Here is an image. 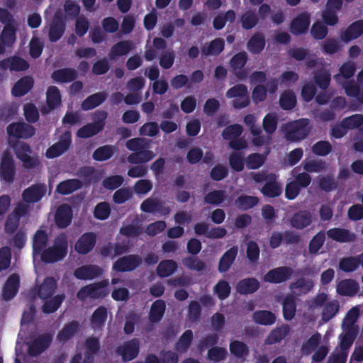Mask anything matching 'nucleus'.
I'll use <instances>...</instances> for the list:
<instances>
[{"label": "nucleus", "instance_id": "1", "mask_svg": "<svg viewBox=\"0 0 363 363\" xmlns=\"http://www.w3.org/2000/svg\"><path fill=\"white\" fill-rule=\"evenodd\" d=\"M67 249V237L65 233H60L55 238L53 245L42 252L41 259L45 263L61 261L66 257Z\"/></svg>", "mask_w": 363, "mask_h": 363}, {"label": "nucleus", "instance_id": "2", "mask_svg": "<svg viewBox=\"0 0 363 363\" xmlns=\"http://www.w3.org/2000/svg\"><path fill=\"white\" fill-rule=\"evenodd\" d=\"M309 120L301 118L288 123L284 127L285 138L290 142H299L310 134Z\"/></svg>", "mask_w": 363, "mask_h": 363}, {"label": "nucleus", "instance_id": "3", "mask_svg": "<svg viewBox=\"0 0 363 363\" xmlns=\"http://www.w3.org/2000/svg\"><path fill=\"white\" fill-rule=\"evenodd\" d=\"M225 96L228 99L236 98L232 101V105L235 108H245L250 103L247 96V88L243 84H238L230 88Z\"/></svg>", "mask_w": 363, "mask_h": 363}, {"label": "nucleus", "instance_id": "4", "mask_svg": "<svg viewBox=\"0 0 363 363\" xmlns=\"http://www.w3.org/2000/svg\"><path fill=\"white\" fill-rule=\"evenodd\" d=\"M16 175V167L12 154L5 151L0 163V178L8 184L13 182Z\"/></svg>", "mask_w": 363, "mask_h": 363}, {"label": "nucleus", "instance_id": "5", "mask_svg": "<svg viewBox=\"0 0 363 363\" xmlns=\"http://www.w3.org/2000/svg\"><path fill=\"white\" fill-rule=\"evenodd\" d=\"M142 262V258L138 255H125L113 263L112 269L118 272H132L140 267Z\"/></svg>", "mask_w": 363, "mask_h": 363}, {"label": "nucleus", "instance_id": "6", "mask_svg": "<svg viewBox=\"0 0 363 363\" xmlns=\"http://www.w3.org/2000/svg\"><path fill=\"white\" fill-rule=\"evenodd\" d=\"M294 273V269L288 266L274 268L264 276V281L271 284H281L289 280Z\"/></svg>", "mask_w": 363, "mask_h": 363}, {"label": "nucleus", "instance_id": "7", "mask_svg": "<svg viewBox=\"0 0 363 363\" xmlns=\"http://www.w3.org/2000/svg\"><path fill=\"white\" fill-rule=\"evenodd\" d=\"M116 352L121 356L124 362H130L135 359L140 352V340L134 337L125 342L116 349Z\"/></svg>", "mask_w": 363, "mask_h": 363}, {"label": "nucleus", "instance_id": "8", "mask_svg": "<svg viewBox=\"0 0 363 363\" xmlns=\"http://www.w3.org/2000/svg\"><path fill=\"white\" fill-rule=\"evenodd\" d=\"M46 192L47 186L45 183H35L23 191L22 199L27 203H35L40 201Z\"/></svg>", "mask_w": 363, "mask_h": 363}, {"label": "nucleus", "instance_id": "9", "mask_svg": "<svg viewBox=\"0 0 363 363\" xmlns=\"http://www.w3.org/2000/svg\"><path fill=\"white\" fill-rule=\"evenodd\" d=\"M7 134L15 138L28 139L35 133V128L24 122L12 123L6 128Z\"/></svg>", "mask_w": 363, "mask_h": 363}, {"label": "nucleus", "instance_id": "10", "mask_svg": "<svg viewBox=\"0 0 363 363\" xmlns=\"http://www.w3.org/2000/svg\"><path fill=\"white\" fill-rule=\"evenodd\" d=\"M247 60V54L243 51L235 54L230 61V67L239 80H245L247 77L248 72L244 69Z\"/></svg>", "mask_w": 363, "mask_h": 363}, {"label": "nucleus", "instance_id": "11", "mask_svg": "<svg viewBox=\"0 0 363 363\" xmlns=\"http://www.w3.org/2000/svg\"><path fill=\"white\" fill-rule=\"evenodd\" d=\"M14 150L16 157L23 162L25 167L32 169L37 167L39 164L37 158L30 155L32 150L28 144L21 143L15 146Z\"/></svg>", "mask_w": 363, "mask_h": 363}, {"label": "nucleus", "instance_id": "12", "mask_svg": "<svg viewBox=\"0 0 363 363\" xmlns=\"http://www.w3.org/2000/svg\"><path fill=\"white\" fill-rule=\"evenodd\" d=\"M71 143V134L69 132H66L60 137L58 142L48 147L45 152L46 157L53 159L60 156L69 149Z\"/></svg>", "mask_w": 363, "mask_h": 363}, {"label": "nucleus", "instance_id": "13", "mask_svg": "<svg viewBox=\"0 0 363 363\" xmlns=\"http://www.w3.org/2000/svg\"><path fill=\"white\" fill-rule=\"evenodd\" d=\"M52 341V335L51 333H43L34 339L29 345L28 352L29 355L35 357L43 353L47 350Z\"/></svg>", "mask_w": 363, "mask_h": 363}, {"label": "nucleus", "instance_id": "14", "mask_svg": "<svg viewBox=\"0 0 363 363\" xmlns=\"http://www.w3.org/2000/svg\"><path fill=\"white\" fill-rule=\"evenodd\" d=\"M66 23L61 14L56 13L49 26L48 38L52 43L58 41L64 35Z\"/></svg>", "mask_w": 363, "mask_h": 363}, {"label": "nucleus", "instance_id": "15", "mask_svg": "<svg viewBox=\"0 0 363 363\" xmlns=\"http://www.w3.org/2000/svg\"><path fill=\"white\" fill-rule=\"evenodd\" d=\"M84 358L83 363H94V357L101 350L99 338L96 336H90L84 342Z\"/></svg>", "mask_w": 363, "mask_h": 363}, {"label": "nucleus", "instance_id": "16", "mask_svg": "<svg viewBox=\"0 0 363 363\" xmlns=\"http://www.w3.org/2000/svg\"><path fill=\"white\" fill-rule=\"evenodd\" d=\"M20 288V277L16 273L11 274L4 284L2 297L6 301L13 299L18 292Z\"/></svg>", "mask_w": 363, "mask_h": 363}, {"label": "nucleus", "instance_id": "17", "mask_svg": "<svg viewBox=\"0 0 363 363\" xmlns=\"http://www.w3.org/2000/svg\"><path fill=\"white\" fill-rule=\"evenodd\" d=\"M96 242L95 233L92 232L85 233L77 241L74 246L75 250L80 255H86L94 249Z\"/></svg>", "mask_w": 363, "mask_h": 363}, {"label": "nucleus", "instance_id": "18", "mask_svg": "<svg viewBox=\"0 0 363 363\" xmlns=\"http://www.w3.org/2000/svg\"><path fill=\"white\" fill-rule=\"evenodd\" d=\"M311 23V15L303 11L295 17L291 23L290 30L296 35L306 33Z\"/></svg>", "mask_w": 363, "mask_h": 363}, {"label": "nucleus", "instance_id": "19", "mask_svg": "<svg viewBox=\"0 0 363 363\" xmlns=\"http://www.w3.org/2000/svg\"><path fill=\"white\" fill-rule=\"evenodd\" d=\"M73 212L72 208L67 203L61 204L55 215V222L59 228H65L72 222Z\"/></svg>", "mask_w": 363, "mask_h": 363}, {"label": "nucleus", "instance_id": "20", "mask_svg": "<svg viewBox=\"0 0 363 363\" xmlns=\"http://www.w3.org/2000/svg\"><path fill=\"white\" fill-rule=\"evenodd\" d=\"M101 269L95 264L83 265L74 271V276L80 280H92L101 276Z\"/></svg>", "mask_w": 363, "mask_h": 363}, {"label": "nucleus", "instance_id": "21", "mask_svg": "<svg viewBox=\"0 0 363 363\" xmlns=\"http://www.w3.org/2000/svg\"><path fill=\"white\" fill-rule=\"evenodd\" d=\"M327 236L333 241L345 243L353 242L356 240V235L348 229L333 228L328 230Z\"/></svg>", "mask_w": 363, "mask_h": 363}, {"label": "nucleus", "instance_id": "22", "mask_svg": "<svg viewBox=\"0 0 363 363\" xmlns=\"http://www.w3.org/2000/svg\"><path fill=\"white\" fill-rule=\"evenodd\" d=\"M34 80L30 76H24L13 85L11 94L15 97H21L28 94L33 87Z\"/></svg>", "mask_w": 363, "mask_h": 363}, {"label": "nucleus", "instance_id": "23", "mask_svg": "<svg viewBox=\"0 0 363 363\" xmlns=\"http://www.w3.org/2000/svg\"><path fill=\"white\" fill-rule=\"evenodd\" d=\"M363 34V19L357 20L349 25L340 35L341 40L349 43Z\"/></svg>", "mask_w": 363, "mask_h": 363}, {"label": "nucleus", "instance_id": "24", "mask_svg": "<svg viewBox=\"0 0 363 363\" xmlns=\"http://www.w3.org/2000/svg\"><path fill=\"white\" fill-rule=\"evenodd\" d=\"M78 77V72L74 68L65 67L55 70L51 78L57 83H69Z\"/></svg>", "mask_w": 363, "mask_h": 363}, {"label": "nucleus", "instance_id": "25", "mask_svg": "<svg viewBox=\"0 0 363 363\" xmlns=\"http://www.w3.org/2000/svg\"><path fill=\"white\" fill-rule=\"evenodd\" d=\"M359 286L357 281L346 279L340 281L336 286L337 293L343 296H354L359 291Z\"/></svg>", "mask_w": 363, "mask_h": 363}, {"label": "nucleus", "instance_id": "26", "mask_svg": "<svg viewBox=\"0 0 363 363\" xmlns=\"http://www.w3.org/2000/svg\"><path fill=\"white\" fill-rule=\"evenodd\" d=\"M290 222L293 228L302 230L311 224L312 215L306 210L298 211L293 215Z\"/></svg>", "mask_w": 363, "mask_h": 363}, {"label": "nucleus", "instance_id": "27", "mask_svg": "<svg viewBox=\"0 0 363 363\" xmlns=\"http://www.w3.org/2000/svg\"><path fill=\"white\" fill-rule=\"evenodd\" d=\"M83 183L78 179H69L60 182L56 186V192L61 195H69L80 189Z\"/></svg>", "mask_w": 363, "mask_h": 363}, {"label": "nucleus", "instance_id": "28", "mask_svg": "<svg viewBox=\"0 0 363 363\" xmlns=\"http://www.w3.org/2000/svg\"><path fill=\"white\" fill-rule=\"evenodd\" d=\"M266 45L265 36L262 33H254L247 43V48L250 52L254 55L261 53Z\"/></svg>", "mask_w": 363, "mask_h": 363}, {"label": "nucleus", "instance_id": "29", "mask_svg": "<svg viewBox=\"0 0 363 363\" xmlns=\"http://www.w3.org/2000/svg\"><path fill=\"white\" fill-rule=\"evenodd\" d=\"M290 326L287 324H283L273 329L267 335L265 343L267 345H274L280 342L290 333Z\"/></svg>", "mask_w": 363, "mask_h": 363}, {"label": "nucleus", "instance_id": "30", "mask_svg": "<svg viewBox=\"0 0 363 363\" xmlns=\"http://www.w3.org/2000/svg\"><path fill=\"white\" fill-rule=\"evenodd\" d=\"M166 311V303L162 299L155 301L150 307L148 319L152 323H159L163 318Z\"/></svg>", "mask_w": 363, "mask_h": 363}, {"label": "nucleus", "instance_id": "31", "mask_svg": "<svg viewBox=\"0 0 363 363\" xmlns=\"http://www.w3.org/2000/svg\"><path fill=\"white\" fill-rule=\"evenodd\" d=\"M260 191L264 196L269 198H276L282 194V186L277 182L276 174L274 179H269L263 185Z\"/></svg>", "mask_w": 363, "mask_h": 363}, {"label": "nucleus", "instance_id": "32", "mask_svg": "<svg viewBox=\"0 0 363 363\" xmlns=\"http://www.w3.org/2000/svg\"><path fill=\"white\" fill-rule=\"evenodd\" d=\"M259 286L260 284L257 279L246 278L238 283L236 290L240 294H251L257 291Z\"/></svg>", "mask_w": 363, "mask_h": 363}, {"label": "nucleus", "instance_id": "33", "mask_svg": "<svg viewBox=\"0 0 363 363\" xmlns=\"http://www.w3.org/2000/svg\"><path fill=\"white\" fill-rule=\"evenodd\" d=\"M106 97L107 94L104 91L93 94L82 101L81 108L83 111L92 110L103 104Z\"/></svg>", "mask_w": 363, "mask_h": 363}, {"label": "nucleus", "instance_id": "34", "mask_svg": "<svg viewBox=\"0 0 363 363\" xmlns=\"http://www.w3.org/2000/svg\"><path fill=\"white\" fill-rule=\"evenodd\" d=\"M238 255V247L233 246L228 250L220 257L218 263V271L221 273L227 272L234 262Z\"/></svg>", "mask_w": 363, "mask_h": 363}, {"label": "nucleus", "instance_id": "35", "mask_svg": "<svg viewBox=\"0 0 363 363\" xmlns=\"http://www.w3.org/2000/svg\"><path fill=\"white\" fill-rule=\"evenodd\" d=\"M56 288L55 279L53 277H46L38 288V295L41 299H48L53 295Z\"/></svg>", "mask_w": 363, "mask_h": 363}, {"label": "nucleus", "instance_id": "36", "mask_svg": "<svg viewBox=\"0 0 363 363\" xmlns=\"http://www.w3.org/2000/svg\"><path fill=\"white\" fill-rule=\"evenodd\" d=\"M107 317V309L104 306L98 307L90 318L92 328L95 330H101L105 325Z\"/></svg>", "mask_w": 363, "mask_h": 363}, {"label": "nucleus", "instance_id": "37", "mask_svg": "<svg viewBox=\"0 0 363 363\" xmlns=\"http://www.w3.org/2000/svg\"><path fill=\"white\" fill-rule=\"evenodd\" d=\"M79 328V324L76 320H72L65 324L57 335L59 342H65L74 336Z\"/></svg>", "mask_w": 363, "mask_h": 363}, {"label": "nucleus", "instance_id": "38", "mask_svg": "<svg viewBox=\"0 0 363 363\" xmlns=\"http://www.w3.org/2000/svg\"><path fill=\"white\" fill-rule=\"evenodd\" d=\"M359 311L357 307H353L347 311L342 322V330H353L359 332V327L355 324L359 317Z\"/></svg>", "mask_w": 363, "mask_h": 363}, {"label": "nucleus", "instance_id": "39", "mask_svg": "<svg viewBox=\"0 0 363 363\" xmlns=\"http://www.w3.org/2000/svg\"><path fill=\"white\" fill-rule=\"evenodd\" d=\"M134 48L130 40H122L114 44L110 50L109 56L111 59L128 55Z\"/></svg>", "mask_w": 363, "mask_h": 363}, {"label": "nucleus", "instance_id": "40", "mask_svg": "<svg viewBox=\"0 0 363 363\" xmlns=\"http://www.w3.org/2000/svg\"><path fill=\"white\" fill-rule=\"evenodd\" d=\"M48 242V235L45 230H38L33 239V252L34 255H40L45 250Z\"/></svg>", "mask_w": 363, "mask_h": 363}, {"label": "nucleus", "instance_id": "41", "mask_svg": "<svg viewBox=\"0 0 363 363\" xmlns=\"http://www.w3.org/2000/svg\"><path fill=\"white\" fill-rule=\"evenodd\" d=\"M296 311V298L293 295H287L283 300L282 312L284 318L286 320H291Z\"/></svg>", "mask_w": 363, "mask_h": 363}, {"label": "nucleus", "instance_id": "42", "mask_svg": "<svg viewBox=\"0 0 363 363\" xmlns=\"http://www.w3.org/2000/svg\"><path fill=\"white\" fill-rule=\"evenodd\" d=\"M225 48V41L223 38H217L210 42L207 47H202L201 53L204 56L220 55Z\"/></svg>", "mask_w": 363, "mask_h": 363}, {"label": "nucleus", "instance_id": "43", "mask_svg": "<svg viewBox=\"0 0 363 363\" xmlns=\"http://www.w3.org/2000/svg\"><path fill=\"white\" fill-rule=\"evenodd\" d=\"M155 157V154L152 150L134 152L128 156L127 161L132 164H140L148 162Z\"/></svg>", "mask_w": 363, "mask_h": 363}, {"label": "nucleus", "instance_id": "44", "mask_svg": "<svg viewBox=\"0 0 363 363\" xmlns=\"http://www.w3.org/2000/svg\"><path fill=\"white\" fill-rule=\"evenodd\" d=\"M323 307L321 320L327 323L333 319L338 313L340 303L337 299H333L327 302Z\"/></svg>", "mask_w": 363, "mask_h": 363}, {"label": "nucleus", "instance_id": "45", "mask_svg": "<svg viewBox=\"0 0 363 363\" xmlns=\"http://www.w3.org/2000/svg\"><path fill=\"white\" fill-rule=\"evenodd\" d=\"M252 319L259 325H272L276 321V315L269 311L260 310L254 312Z\"/></svg>", "mask_w": 363, "mask_h": 363}, {"label": "nucleus", "instance_id": "46", "mask_svg": "<svg viewBox=\"0 0 363 363\" xmlns=\"http://www.w3.org/2000/svg\"><path fill=\"white\" fill-rule=\"evenodd\" d=\"M242 28L245 30H250L259 23V16L255 10L248 9L240 17Z\"/></svg>", "mask_w": 363, "mask_h": 363}, {"label": "nucleus", "instance_id": "47", "mask_svg": "<svg viewBox=\"0 0 363 363\" xmlns=\"http://www.w3.org/2000/svg\"><path fill=\"white\" fill-rule=\"evenodd\" d=\"M297 104L296 96L292 90L283 91L279 97V106L281 109L290 111L295 108Z\"/></svg>", "mask_w": 363, "mask_h": 363}, {"label": "nucleus", "instance_id": "48", "mask_svg": "<svg viewBox=\"0 0 363 363\" xmlns=\"http://www.w3.org/2000/svg\"><path fill=\"white\" fill-rule=\"evenodd\" d=\"M116 149L114 146L111 145H105L96 148L93 154L92 158L95 161L103 162L111 159Z\"/></svg>", "mask_w": 363, "mask_h": 363}, {"label": "nucleus", "instance_id": "49", "mask_svg": "<svg viewBox=\"0 0 363 363\" xmlns=\"http://www.w3.org/2000/svg\"><path fill=\"white\" fill-rule=\"evenodd\" d=\"M359 332L353 330H343V333L340 335L339 338L340 351L346 352L348 353L349 350L352 346L354 340H356Z\"/></svg>", "mask_w": 363, "mask_h": 363}, {"label": "nucleus", "instance_id": "50", "mask_svg": "<svg viewBox=\"0 0 363 363\" xmlns=\"http://www.w3.org/2000/svg\"><path fill=\"white\" fill-rule=\"evenodd\" d=\"M65 298V294H57L46 301L42 306V311L46 314L53 313L61 306Z\"/></svg>", "mask_w": 363, "mask_h": 363}, {"label": "nucleus", "instance_id": "51", "mask_svg": "<svg viewBox=\"0 0 363 363\" xmlns=\"http://www.w3.org/2000/svg\"><path fill=\"white\" fill-rule=\"evenodd\" d=\"M177 264L172 259H164L160 262L156 272L161 278H165L172 275L177 269Z\"/></svg>", "mask_w": 363, "mask_h": 363}, {"label": "nucleus", "instance_id": "52", "mask_svg": "<svg viewBox=\"0 0 363 363\" xmlns=\"http://www.w3.org/2000/svg\"><path fill=\"white\" fill-rule=\"evenodd\" d=\"M227 199L225 190H213L207 193L204 198V203L213 206H220Z\"/></svg>", "mask_w": 363, "mask_h": 363}, {"label": "nucleus", "instance_id": "53", "mask_svg": "<svg viewBox=\"0 0 363 363\" xmlns=\"http://www.w3.org/2000/svg\"><path fill=\"white\" fill-rule=\"evenodd\" d=\"M17 24L4 26L0 38L8 48L12 47L16 39Z\"/></svg>", "mask_w": 363, "mask_h": 363}, {"label": "nucleus", "instance_id": "54", "mask_svg": "<svg viewBox=\"0 0 363 363\" xmlns=\"http://www.w3.org/2000/svg\"><path fill=\"white\" fill-rule=\"evenodd\" d=\"M47 104L50 109L57 108L61 104V94L60 89L55 86L48 87L46 93Z\"/></svg>", "mask_w": 363, "mask_h": 363}, {"label": "nucleus", "instance_id": "55", "mask_svg": "<svg viewBox=\"0 0 363 363\" xmlns=\"http://www.w3.org/2000/svg\"><path fill=\"white\" fill-rule=\"evenodd\" d=\"M229 349L230 353L239 359L245 358L250 353L248 346L239 340L232 341L230 343Z\"/></svg>", "mask_w": 363, "mask_h": 363}, {"label": "nucleus", "instance_id": "56", "mask_svg": "<svg viewBox=\"0 0 363 363\" xmlns=\"http://www.w3.org/2000/svg\"><path fill=\"white\" fill-rule=\"evenodd\" d=\"M325 241V233L320 230L311 240L308 245V252L311 255H316L322 248Z\"/></svg>", "mask_w": 363, "mask_h": 363}, {"label": "nucleus", "instance_id": "57", "mask_svg": "<svg viewBox=\"0 0 363 363\" xmlns=\"http://www.w3.org/2000/svg\"><path fill=\"white\" fill-rule=\"evenodd\" d=\"M108 285V281L102 280L99 282L88 284L90 298H101L106 296L104 288Z\"/></svg>", "mask_w": 363, "mask_h": 363}, {"label": "nucleus", "instance_id": "58", "mask_svg": "<svg viewBox=\"0 0 363 363\" xmlns=\"http://www.w3.org/2000/svg\"><path fill=\"white\" fill-rule=\"evenodd\" d=\"M259 202L256 196L241 195L235 200L236 206L242 210L246 211L255 207Z\"/></svg>", "mask_w": 363, "mask_h": 363}, {"label": "nucleus", "instance_id": "59", "mask_svg": "<svg viewBox=\"0 0 363 363\" xmlns=\"http://www.w3.org/2000/svg\"><path fill=\"white\" fill-rule=\"evenodd\" d=\"M101 128L94 123H87L80 128L77 132V136L80 138H89L100 133Z\"/></svg>", "mask_w": 363, "mask_h": 363}, {"label": "nucleus", "instance_id": "60", "mask_svg": "<svg viewBox=\"0 0 363 363\" xmlns=\"http://www.w3.org/2000/svg\"><path fill=\"white\" fill-rule=\"evenodd\" d=\"M229 164L230 168L238 172H242L246 162L241 152H234L229 155Z\"/></svg>", "mask_w": 363, "mask_h": 363}, {"label": "nucleus", "instance_id": "61", "mask_svg": "<svg viewBox=\"0 0 363 363\" xmlns=\"http://www.w3.org/2000/svg\"><path fill=\"white\" fill-rule=\"evenodd\" d=\"M193 338V332L191 330H186L179 337L176 349L180 352H186L191 345Z\"/></svg>", "mask_w": 363, "mask_h": 363}, {"label": "nucleus", "instance_id": "62", "mask_svg": "<svg viewBox=\"0 0 363 363\" xmlns=\"http://www.w3.org/2000/svg\"><path fill=\"white\" fill-rule=\"evenodd\" d=\"M265 160L266 157L260 153H251L245 159L249 169H259L264 164Z\"/></svg>", "mask_w": 363, "mask_h": 363}, {"label": "nucleus", "instance_id": "63", "mask_svg": "<svg viewBox=\"0 0 363 363\" xmlns=\"http://www.w3.org/2000/svg\"><path fill=\"white\" fill-rule=\"evenodd\" d=\"M313 286L312 280H306L305 278L301 277L291 284L290 289L291 290L299 289L301 294H307L313 288Z\"/></svg>", "mask_w": 363, "mask_h": 363}, {"label": "nucleus", "instance_id": "64", "mask_svg": "<svg viewBox=\"0 0 363 363\" xmlns=\"http://www.w3.org/2000/svg\"><path fill=\"white\" fill-rule=\"evenodd\" d=\"M342 121V125H345L347 130H354L363 125V115L354 114L344 118Z\"/></svg>", "mask_w": 363, "mask_h": 363}]
</instances>
